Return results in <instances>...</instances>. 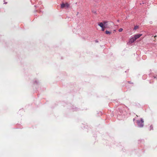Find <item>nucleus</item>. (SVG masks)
I'll list each match as a JSON object with an SVG mask.
<instances>
[{
    "instance_id": "obj_2",
    "label": "nucleus",
    "mask_w": 157,
    "mask_h": 157,
    "mask_svg": "<svg viewBox=\"0 0 157 157\" xmlns=\"http://www.w3.org/2000/svg\"><path fill=\"white\" fill-rule=\"evenodd\" d=\"M69 6V5L67 3H66L65 4L63 3L61 4V7L62 8H67Z\"/></svg>"
},
{
    "instance_id": "obj_6",
    "label": "nucleus",
    "mask_w": 157,
    "mask_h": 157,
    "mask_svg": "<svg viewBox=\"0 0 157 157\" xmlns=\"http://www.w3.org/2000/svg\"><path fill=\"white\" fill-rule=\"evenodd\" d=\"M104 23V26H105V27H107V28H108L107 26V23H108L107 21H103V22Z\"/></svg>"
},
{
    "instance_id": "obj_12",
    "label": "nucleus",
    "mask_w": 157,
    "mask_h": 157,
    "mask_svg": "<svg viewBox=\"0 0 157 157\" xmlns=\"http://www.w3.org/2000/svg\"><path fill=\"white\" fill-rule=\"evenodd\" d=\"M7 2H5V3H4V4H7Z\"/></svg>"
},
{
    "instance_id": "obj_3",
    "label": "nucleus",
    "mask_w": 157,
    "mask_h": 157,
    "mask_svg": "<svg viewBox=\"0 0 157 157\" xmlns=\"http://www.w3.org/2000/svg\"><path fill=\"white\" fill-rule=\"evenodd\" d=\"M142 35V34H136L133 37L134 38V39L136 40L137 39L140 37Z\"/></svg>"
},
{
    "instance_id": "obj_4",
    "label": "nucleus",
    "mask_w": 157,
    "mask_h": 157,
    "mask_svg": "<svg viewBox=\"0 0 157 157\" xmlns=\"http://www.w3.org/2000/svg\"><path fill=\"white\" fill-rule=\"evenodd\" d=\"M135 40H136L134 39V37H132V38H131L129 40V42L131 44L134 42Z\"/></svg>"
},
{
    "instance_id": "obj_1",
    "label": "nucleus",
    "mask_w": 157,
    "mask_h": 157,
    "mask_svg": "<svg viewBox=\"0 0 157 157\" xmlns=\"http://www.w3.org/2000/svg\"><path fill=\"white\" fill-rule=\"evenodd\" d=\"M144 121L143 119L141 118L140 120H138L137 121V123L138 126L140 128L143 127L144 126Z\"/></svg>"
},
{
    "instance_id": "obj_8",
    "label": "nucleus",
    "mask_w": 157,
    "mask_h": 157,
    "mask_svg": "<svg viewBox=\"0 0 157 157\" xmlns=\"http://www.w3.org/2000/svg\"><path fill=\"white\" fill-rule=\"evenodd\" d=\"M105 32L106 34H110L111 33L110 32L108 31H106Z\"/></svg>"
},
{
    "instance_id": "obj_5",
    "label": "nucleus",
    "mask_w": 157,
    "mask_h": 157,
    "mask_svg": "<svg viewBox=\"0 0 157 157\" xmlns=\"http://www.w3.org/2000/svg\"><path fill=\"white\" fill-rule=\"evenodd\" d=\"M98 25L101 28H102L103 27H104V23L103 22V23L101 22V23H99L98 24Z\"/></svg>"
},
{
    "instance_id": "obj_13",
    "label": "nucleus",
    "mask_w": 157,
    "mask_h": 157,
    "mask_svg": "<svg viewBox=\"0 0 157 157\" xmlns=\"http://www.w3.org/2000/svg\"><path fill=\"white\" fill-rule=\"evenodd\" d=\"M93 13H96V11L93 12Z\"/></svg>"
},
{
    "instance_id": "obj_14",
    "label": "nucleus",
    "mask_w": 157,
    "mask_h": 157,
    "mask_svg": "<svg viewBox=\"0 0 157 157\" xmlns=\"http://www.w3.org/2000/svg\"><path fill=\"white\" fill-rule=\"evenodd\" d=\"M152 22L151 21V22H150V24H152Z\"/></svg>"
},
{
    "instance_id": "obj_15",
    "label": "nucleus",
    "mask_w": 157,
    "mask_h": 157,
    "mask_svg": "<svg viewBox=\"0 0 157 157\" xmlns=\"http://www.w3.org/2000/svg\"><path fill=\"white\" fill-rule=\"evenodd\" d=\"M96 42H98V41L97 40H95Z\"/></svg>"
},
{
    "instance_id": "obj_11",
    "label": "nucleus",
    "mask_w": 157,
    "mask_h": 157,
    "mask_svg": "<svg viewBox=\"0 0 157 157\" xmlns=\"http://www.w3.org/2000/svg\"><path fill=\"white\" fill-rule=\"evenodd\" d=\"M151 129H153V127L152 125H151L150 126V130Z\"/></svg>"
},
{
    "instance_id": "obj_7",
    "label": "nucleus",
    "mask_w": 157,
    "mask_h": 157,
    "mask_svg": "<svg viewBox=\"0 0 157 157\" xmlns=\"http://www.w3.org/2000/svg\"><path fill=\"white\" fill-rule=\"evenodd\" d=\"M106 28H107L106 27H105V26H104V27H103L102 28H102V31H104L105 30V29Z\"/></svg>"
},
{
    "instance_id": "obj_9",
    "label": "nucleus",
    "mask_w": 157,
    "mask_h": 157,
    "mask_svg": "<svg viewBox=\"0 0 157 157\" xmlns=\"http://www.w3.org/2000/svg\"><path fill=\"white\" fill-rule=\"evenodd\" d=\"M138 28V26L136 25V26H135L134 27V29L135 30H136V29H137Z\"/></svg>"
},
{
    "instance_id": "obj_10",
    "label": "nucleus",
    "mask_w": 157,
    "mask_h": 157,
    "mask_svg": "<svg viewBox=\"0 0 157 157\" xmlns=\"http://www.w3.org/2000/svg\"><path fill=\"white\" fill-rule=\"evenodd\" d=\"M123 30V29L122 28H120L119 29V32H122V31Z\"/></svg>"
}]
</instances>
